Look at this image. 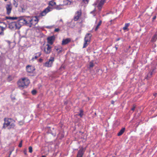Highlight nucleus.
I'll use <instances>...</instances> for the list:
<instances>
[{
	"label": "nucleus",
	"instance_id": "nucleus-4",
	"mask_svg": "<svg viewBox=\"0 0 157 157\" xmlns=\"http://www.w3.org/2000/svg\"><path fill=\"white\" fill-rule=\"evenodd\" d=\"M91 36V35L90 33H88L86 35L84 39L85 42L83 47V48H86L88 44V43L90 41Z\"/></svg>",
	"mask_w": 157,
	"mask_h": 157
},
{
	"label": "nucleus",
	"instance_id": "nucleus-12",
	"mask_svg": "<svg viewBox=\"0 0 157 157\" xmlns=\"http://www.w3.org/2000/svg\"><path fill=\"white\" fill-rule=\"evenodd\" d=\"M46 45L47 47L46 48H45L44 52L46 54H48L50 53L51 52V47L48 44Z\"/></svg>",
	"mask_w": 157,
	"mask_h": 157
},
{
	"label": "nucleus",
	"instance_id": "nucleus-28",
	"mask_svg": "<svg viewBox=\"0 0 157 157\" xmlns=\"http://www.w3.org/2000/svg\"><path fill=\"white\" fill-rule=\"evenodd\" d=\"M32 94H33V95H35L36 94V90H33L32 91Z\"/></svg>",
	"mask_w": 157,
	"mask_h": 157
},
{
	"label": "nucleus",
	"instance_id": "nucleus-8",
	"mask_svg": "<svg viewBox=\"0 0 157 157\" xmlns=\"http://www.w3.org/2000/svg\"><path fill=\"white\" fill-rule=\"evenodd\" d=\"M82 14L81 10H80L77 12L76 13V15L74 17V20L75 21H77L79 18V17L81 16Z\"/></svg>",
	"mask_w": 157,
	"mask_h": 157
},
{
	"label": "nucleus",
	"instance_id": "nucleus-10",
	"mask_svg": "<svg viewBox=\"0 0 157 157\" xmlns=\"http://www.w3.org/2000/svg\"><path fill=\"white\" fill-rule=\"evenodd\" d=\"M35 70L34 67L28 65L26 66V70L28 72L32 73Z\"/></svg>",
	"mask_w": 157,
	"mask_h": 157
},
{
	"label": "nucleus",
	"instance_id": "nucleus-29",
	"mask_svg": "<svg viewBox=\"0 0 157 157\" xmlns=\"http://www.w3.org/2000/svg\"><path fill=\"white\" fill-rule=\"evenodd\" d=\"M94 65L93 63H90V68H92L93 67Z\"/></svg>",
	"mask_w": 157,
	"mask_h": 157
},
{
	"label": "nucleus",
	"instance_id": "nucleus-43",
	"mask_svg": "<svg viewBox=\"0 0 157 157\" xmlns=\"http://www.w3.org/2000/svg\"><path fill=\"white\" fill-rule=\"evenodd\" d=\"M120 40V38H119L117 39V41H118L119 40Z\"/></svg>",
	"mask_w": 157,
	"mask_h": 157
},
{
	"label": "nucleus",
	"instance_id": "nucleus-21",
	"mask_svg": "<svg viewBox=\"0 0 157 157\" xmlns=\"http://www.w3.org/2000/svg\"><path fill=\"white\" fill-rule=\"evenodd\" d=\"M155 68H153L152 70V72H151L149 73L148 74L147 77H149V78L151 77L152 75V72H154V71L155 70Z\"/></svg>",
	"mask_w": 157,
	"mask_h": 157
},
{
	"label": "nucleus",
	"instance_id": "nucleus-39",
	"mask_svg": "<svg viewBox=\"0 0 157 157\" xmlns=\"http://www.w3.org/2000/svg\"><path fill=\"white\" fill-rule=\"evenodd\" d=\"M156 18V16H154V17L153 18V20H155V19Z\"/></svg>",
	"mask_w": 157,
	"mask_h": 157
},
{
	"label": "nucleus",
	"instance_id": "nucleus-42",
	"mask_svg": "<svg viewBox=\"0 0 157 157\" xmlns=\"http://www.w3.org/2000/svg\"><path fill=\"white\" fill-rule=\"evenodd\" d=\"M0 30H1V29H0ZM2 33H3V32H2H2H0V34H2Z\"/></svg>",
	"mask_w": 157,
	"mask_h": 157
},
{
	"label": "nucleus",
	"instance_id": "nucleus-53",
	"mask_svg": "<svg viewBox=\"0 0 157 157\" xmlns=\"http://www.w3.org/2000/svg\"><path fill=\"white\" fill-rule=\"evenodd\" d=\"M7 0H5V1H6Z\"/></svg>",
	"mask_w": 157,
	"mask_h": 157
},
{
	"label": "nucleus",
	"instance_id": "nucleus-40",
	"mask_svg": "<svg viewBox=\"0 0 157 157\" xmlns=\"http://www.w3.org/2000/svg\"><path fill=\"white\" fill-rule=\"evenodd\" d=\"M157 95V93H156L154 94V96L155 97L156 96V95Z\"/></svg>",
	"mask_w": 157,
	"mask_h": 157
},
{
	"label": "nucleus",
	"instance_id": "nucleus-51",
	"mask_svg": "<svg viewBox=\"0 0 157 157\" xmlns=\"http://www.w3.org/2000/svg\"><path fill=\"white\" fill-rule=\"evenodd\" d=\"M60 21H62V19H61V20H60Z\"/></svg>",
	"mask_w": 157,
	"mask_h": 157
},
{
	"label": "nucleus",
	"instance_id": "nucleus-48",
	"mask_svg": "<svg viewBox=\"0 0 157 157\" xmlns=\"http://www.w3.org/2000/svg\"><path fill=\"white\" fill-rule=\"evenodd\" d=\"M9 80V81H11L12 80V79H11V78H10V80Z\"/></svg>",
	"mask_w": 157,
	"mask_h": 157
},
{
	"label": "nucleus",
	"instance_id": "nucleus-34",
	"mask_svg": "<svg viewBox=\"0 0 157 157\" xmlns=\"http://www.w3.org/2000/svg\"><path fill=\"white\" fill-rule=\"evenodd\" d=\"M24 154L25 155H27V152H26V149H25L24 151Z\"/></svg>",
	"mask_w": 157,
	"mask_h": 157
},
{
	"label": "nucleus",
	"instance_id": "nucleus-36",
	"mask_svg": "<svg viewBox=\"0 0 157 157\" xmlns=\"http://www.w3.org/2000/svg\"><path fill=\"white\" fill-rule=\"evenodd\" d=\"M19 123L20 124V125H22L23 124V122L22 121H21V122H19Z\"/></svg>",
	"mask_w": 157,
	"mask_h": 157
},
{
	"label": "nucleus",
	"instance_id": "nucleus-24",
	"mask_svg": "<svg viewBox=\"0 0 157 157\" xmlns=\"http://www.w3.org/2000/svg\"><path fill=\"white\" fill-rule=\"evenodd\" d=\"M101 23V21H100V22H99V23H98V25L96 26V27L95 29V31H96L97 30L98 28H99V27Z\"/></svg>",
	"mask_w": 157,
	"mask_h": 157
},
{
	"label": "nucleus",
	"instance_id": "nucleus-3",
	"mask_svg": "<svg viewBox=\"0 0 157 157\" xmlns=\"http://www.w3.org/2000/svg\"><path fill=\"white\" fill-rule=\"evenodd\" d=\"M29 21L28 18H24L21 17L20 18L17 22L18 24L20 25L21 27V25H24L29 26Z\"/></svg>",
	"mask_w": 157,
	"mask_h": 157
},
{
	"label": "nucleus",
	"instance_id": "nucleus-52",
	"mask_svg": "<svg viewBox=\"0 0 157 157\" xmlns=\"http://www.w3.org/2000/svg\"><path fill=\"white\" fill-rule=\"evenodd\" d=\"M10 78V77H8V79H9V78Z\"/></svg>",
	"mask_w": 157,
	"mask_h": 157
},
{
	"label": "nucleus",
	"instance_id": "nucleus-30",
	"mask_svg": "<svg viewBox=\"0 0 157 157\" xmlns=\"http://www.w3.org/2000/svg\"><path fill=\"white\" fill-rule=\"evenodd\" d=\"M22 140H21V142H20L19 144V146H18L21 147H22Z\"/></svg>",
	"mask_w": 157,
	"mask_h": 157
},
{
	"label": "nucleus",
	"instance_id": "nucleus-49",
	"mask_svg": "<svg viewBox=\"0 0 157 157\" xmlns=\"http://www.w3.org/2000/svg\"><path fill=\"white\" fill-rule=\"evenodd\" d=\"M115 48H116V49L117 50V47H116Z\"/></svg>",
	"mask_w": 157,
	"mask_h": 157
},
{
	"label": "nucleus",
	"instance_id": "nucleus-27",
	"mask_svg": "<svg viewBox=\"0 0 157 157\" xmlns=\"http://www.w3.org/2000/svg\"><path fill=\"white\" fill-rule=\"evenodd\" d=\"M29 152L31 153L33 151L32 147L30 146L29 148Z\"/></svg>",
	"mask_w": 157,
	"mask_h": 157
},
{
	"label": "nucleus",
	"instance_id": "nucleus-35",
	"mask_svg": "<svg viewBox=\"0 0 157 157\" xmlns=\"http://www.w3.org/2000/svg\"><path fill=\"white\" fill-rule=\"evenodd\" d=\"M135 108V107L133 106V107L131 109V110L132 111H134Z\"/></svg>",
	"mask_w": 157,
	"mask_h": 157
},
{
	"label": "nucleus",
	"instance_id": "nucleus-23",
	"mask_svg": "<svg viewBox=\"0 0 157 157\" xmlns=\"http://www.w3.org/2000/svg\"><path fill=\"white\" fill-rule=\"evenodd\" d=\"M6 18L7 19H10L12 20H14L17 19V17H6Z\"/></svg>",
	"mask_w": 157,
	"mask_h": 157
},
{
	"label": "nucleus",
	"instance_id": "nucleus-1",
	"mask_svg": "<svg viewBox=\"0 0 157 157\" xmlns=\"http://www.w3.org/2000/svg\"><path fill=\"white\" fill-rule=\"evenodd\" d=\"M5 123H4L3 128H5L8 126H10V128H13L14 127V121L11 119H4Z\"/></svg>",
	"mask_w": 157,
	"mask_h": 157
},
{
	"label": "nucleus",
	"instance_id": "nucleus-38",
	"mask_svg": "<svg viewBox=\"0 0 157 157\" xmlns=\"http://www.w3.org/2000/svg\"><path fill=\"white\" fill-rule=\"evenodd\" d=\"M14 5L16 7H17V3L14 4Z\"/></svg>",
	"mask_w": 157,
	"mask_h": 157
},
{
	"label": "nucleus",
	"instance_id": "nucleus-32",
	"mask_svg": "<svg viewBox=\"0 0 157 157\" xmlns=\"http://www.w3.org/2000/svg\"><path fill=\"white\" fill-rule=\"evenodd\" d=\"M89 0H82V1L84 2L85 3L86 2V3H88L89 2Z\"/></svg>",
	"mask_w": 157,
	"mask_h": 157
},
{
	"label": "nucleus",
	"instance_id": "nucleus-41",
	"mask_svg": "<svg viewBox=\"0 0 157 157\" xmlns=\"http://www.w3.org/2000/svg\"><path fill=\"white\" fill-rule=\"evenodd\" d=\"M114 101H112V104H113L114 103Z\"/></svg>",
	"mask_w": 157,
	"mask_h": 157
},
{
	"label": "nucleus",
	"instance_id": "nucleus-19",
	"mask_svg": "<svg viewBox=\"0 0 157 157\" xmlns=\"http://www.w3.org/2000/svg\"><path fill=\"white\" fill-rule=\"evenodd\" d=\"M157 38V32L154 35V36L152 38L151 41L152 42H155Z\"/></svg>",
	"mask_w": 157,
	"mask_h": 157
},
{
	"label": "nucleus",
	"instance_id": "nucleus-17",
	"mask_svg": "<svg viewBox=\"0 0 157 157\" xmlns=\"http://www.w3.org/2000/svg\"><path fill=\"white\" fill-rule=\"evenodd\" d=\"M6 9L7 10V13L8 15H9L11 13L12 10V7L10 5H8L6 7Z\"/></svg>",
	"mask_w": 157,
	"mask_h": 157
},
{
	"label": "nucleus",
	"instance_id": "nucleus-44",
	"mask_svg": "<svg viewBox=\"0 0 157 157\" xmlns=\"http://www.w3.org/2000/svg\"><path fill=\"white\" fill-rule=\"evenodd\" d=\"M42 59H39V61H42Z\"/></svg>",
	"mask_w": 157,
	"mask_h": 157
},
{
	"label": "nucleus",
	"instance_id": "nucleus-50",
	"mask_svg": "<svg viewBox=\"0 0 157 157\" xmlns=\"http://www.w3.org/2000/svg\"><path fill=\"white\" fill-rule=\"evenodd\" d=\"M29 26L30 27H31V25H29Z\"/></svg>",
	"mask_w": 157,
	"mask_h": 157
},
{
	"label": "nucleus",
	"instance_id": "nucleus-15",
	"mask_svg": "<svg viewBox=\"0 0 157 157\" xmlns=\"http://www.w3.org/2000/svg\"><path fill=\"white\" fill-rule=\"evenodd\" d=\"M105 0H101L99 3L98 6V7L99 10L101 11V9L104 3L105 2Z\"/></svg>",
	"mask_w": 157,
	"mask_h": 157
},
{
	"label": "nucleus",
	"instance_id": "nucleus-11",
	"mask_svg": "<svg viewBox=\"0 0 157 157\" xmlns=\"http://www.w3.org/2000/svg\"><path fill=\"white\" fill-rule=\"evenodd\" d=\"M6 25L5 22H0V29L2 32L6 28Z\"/></svg>",
	"mask_w": 157,
	"mask_h": 157
},
{
	"label": "nucleus",
	"instance_id": "nucleus-25",
	"mask_svg": "<svg viewBox=\"0 0 157 157\" xmlns=\"http://www.w3.org/2000/svg\"><path fill=\"white\" fill-rule=\"evenodd\" d=\"M49 5H51V6H53L56 5V3L55 2L53 1H51L49 2Z\"/></svg>",
	"mask_w": 157,
	"mask_h": 157
},
{
	"label": "nucleus",
	"instance_id": "nucleus-13",
	"mask_svg": "<svg viewBox=\"0 0 157 157\" xmlns=\"http://www.w3.org/2000/svg\"><path fill=\"white\" fill-rule=\"evenodd\" d=\"M50 9V7H47L41 13V15L42 16H45L47 13L51 11Z\"/></svg>",
	"mask_w": 157,
	"mask_h": 157
},
{
	"label": "nucleus",
	"instance_id": "nucleus-2",
	"mask_svg": "<svg viewBox=\"0 0 157 157\" xmlns=\"http://www.w3.org/2000/svg\"><path fill=\"white\" fill-rule=\"evenodd\" d=\"M30 82L29 80L26 78H22L20 79L18 82V85L20 87H26Z\"/></svg>",
	"mask_w": 157,
	"mask_h": 157
},
{
	"label": "nucleus",
	"instance_id": "nucleus-7",
	"mask_svg": "<svg viewBox=\"0 0 157 157\" xmlns=\"http://www.w3.org/2000/svg\"><path fill=\"white\" fill-rule=\"evenodd\" d=\"M29 23H30L31 25H35L38 21V18L36 17H35L30 20L29 19Z\"/></svg>",
	"mask_w": 157,
	"mask_h": 157
},
{
	"label": "nucleus",
	"instance_id": "nucleus-5",
	"mask_svg": "<svg viewBox=\"0 0 157 157\" xmlns=\"http://www.w3.org/2000/svg\"><path fill=\"white\" fill-rule=\"evenodd\" d=\"M9 27L11 29H19L20 28V26L18 24V22L14 21L10 23L9 24Z\"/></svg>",
	"mask_w": 157,
	"mask_h": 157
},
{
	"label": "nucleus",
	"instance_id": "nucleus-6",
	"mask_svg": "<svg viewBox=\"0 0 157 157\" xmlns=\"http://www.w3.org/2000/svg\"><path fill=\"white\" fill-rule=\"evenodd\" d=\"M54 60V58L53 57H51L49 61H47L45 63V66L46 67H51Z\"/></svg>",
	"mask_w": 157,
	"mask_h": 157
},
{
	"label": "nucleus",
	"instance_id": "nucleus-31",
	"mask_svg": "<svg viewBox=\"0 0 157 157\" xmlns=\"http://www.w3.org/2000/svg\"><path fill=\"white\" fill-rule=\"evenodd\" d=\"M79 116L80 117H82L83 115V112L82 111H80V113L79 114Z\"/></svg>",
	"mask_w": 157,
	"mask_h": 157
},
{
	"label": "nucleus",
	"instance_id": "nucleus-45",
	"mask_svg": "<svg viewBox=\"0 0 157 157\" xmlns=\"http://www.w3.org/2000/svg\"><path fill=\"white\" fill-rule=\"evenodd\" d=\"M95 11V10H94L93 11H92L91 12V13H93L94 11Z\"/></svg>",
	"mask_w": 157,
	"mask_h": 157
},
{
	"label": "nucleus",
	"instance_id": "nucleus-26",
	"mask_svg": "<svg viewBox=\"0 0 157 157\" xmlns=\"http://www.w3.org/2000/svg\"><path fill=\"white\" fill-rule=\"evenodd\" d=\"M38 54H39V55H38V56H35L34 58H33L32 59V60H33L34 58H35V59H36L38 57H39L41 55V53H39Z\"/></svg>",
	"mask_w": 157,
	"mask_h": 157
},
{
	"label": "nucleus",
	"instance_id": "nucleus-46",
	"mask_svg": "<svg viewBox=\"0 0 157 157\" xmlns=\"http://www.w3.org/2000/svg\"><path fill=\"white\" fill-rule=\"evenodd\" d=\"M11 152H12V151H11L10 152V154H9V157L10 156V155H11Z\"/></svg>",
	"mask_w": 157,
	"mask_h": 157
},
{
	"label": "nucleus",
	"instance_id": "nucleus-47",
	"mask_svg": "<svg viewBox=\"0 0 157 157\" xmlns=\"http://www.w3.org/2000/svg\"><path fill=\"white\" fill-rule=\"evenodd\" d=\"M42 157H46L45 156V155H42Z\"/></svg>",
	"mask_w": 157,
	"mask_h": 157
},
{
	"label": "nucleus",
	"instance_id": "nucleus-33",
	"mask_svg": "<svg viewBox=\"0 0 157 157\" xmlns=\"http://www.w3.org/2000/svg\"><path fill=\"white\" fill-rule=\"evenodd\" d=\"M59 29L58 28L56 29H55V31L56 32H58L59 31Z\"/></svg>",
	"mask_w": 157,
	"mask_h": 157
},
{
	"label": "nucleus",
	"instance_id": "nucleus-18",
	"mask_svg": "<svg viewBox=\"0 0 157 157\" xmlns=\"http://www.w3.org/2000/svg\"><path fill=\"white\" fill-rule=\"evenodd\" d=\"M54 49L56 50V51H58V53H59L61 52L62 51V48L61 47H59L58 48L57 47H55L54 48Z\"/></svg>",
	"mask_w": 157,
	"mask_h": 157
},
{
	"label": "nucleus",
	"instance_id": "nucleus-20",
	"mask_svg": "<svg viewBox=\"0 0 157 157\" xmlns=\"http://www.w3.org/2000/svg\"><path fill=\"white\" fill-rule=\"evenodd\" d=\"M125 130V128H123L117 134L118 136H121L124 132Z\"/></svg>",
	"mask_w": 157,
	"mask_h": 157
},
{
	"label": "nucleus",
	"instance_id": "nucleus-9",
	"mask_svg": "<svg viewBox=\"0 0 157 157\" xmlns=\"http://www.w3.org/2000/svg\"><path fill=\"white\" fill-rule=\"evenodd\" d=\"M85 150V148H81L78 152L77 157H82Z\"/></svg>",
	"mask_w": 157,
	"mask_h": 157
},
{
	"label": "nucleus",
	"instance_id": "nucleus-14",
	"mask_svg": "<svg viewBox=\"0 0 157 157\" xmlns=\"http://www.w3.org/2000/svg\"><path fill=\"white\" fill-rule=\"evenodd\" d=\"M55 40V37L54 36L48 37L47 38L48 42L51 44H52Z\"/></svg>",
	"mask_w": 157,
	"mask_h": 157
},
{
	"label": "nucleus",
	"instance_id": "nucleus-37",
	"mask_svg": "<svg viewBox=\"0 0 157 157\" xmlns=\"http://www.w3.org/2000/svg\"><path fill=\"white\" fill-rule=\"evenodd\" d=\"M56 9L57 10H60L61 9L60 8H59L58 7H56Z\"/></svg>",
	"mask_w": 157,
	"mask_h": 157
},
{
	"label": "nucleus",
	"instance_id": "nucleus-16",
	"mask_svg": "<svg viewBox=\"0 0 157 157\" xmlns=\"http://www.w3.org/2000/svg\"><path fill=\"white\" fill-rule=\"evenodd\" d=\"M70 41L71 39L69 38H67L65 39H63L62 41V44L63 45H66Z\"/></svg>",
	"mask_w": 157,
	"mask_h": 157
},
{
	"label": "nucleus",
	"instance_id": "nucleus-22",
	"mask_svg": "<svg viewBox=\"0 0 157 157\" xmlns=\"http://www.w3.org/2000/svg\"><path fill=\"white\" fill-rule=\"evenodd\" d=\"M129 25V23H126L125 24V25L124 27L123 28L124 30H126L128 29V27Z\"/></svg>",
	"mask_w": 157,
	"mask_h": 157
}]
</instances>
